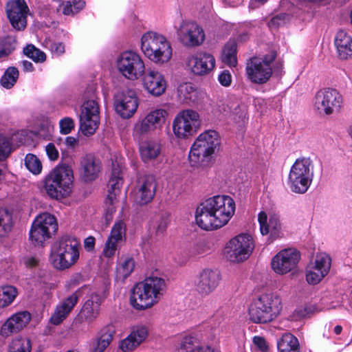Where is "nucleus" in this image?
<instances>
[{
	"label": "nucleus",
	"instance_id": "nucleus-1",
	"mask_svg": "<svg viewBox=\"0 0 352 352\" xmlns=\"http://www.w3.org/2000/svg\"><path fill=\"white\" fill-rule=\"evenodd\" d=\"M235 210V202L231 197L214 196L206 199L197 207L196 222L204 230H217L229 222Z\"/></svg>",
	"mask_w": 352,
	"mask_h": 352
},
{
	"label": "nucleus",
	"instance_id": "nucleus-2",
	"mask_svg": "<svg viewBox=\"0 0 352 352\" xmlns=\"http://www.w3.org/2000/svg\"><path fill=\"white\" fill-rule=\"evenodd\" d=\"M164 279L151 276L137 283L132 290L131 304L137 310H144L157 304L165 291Z\"/></svg>",
	"mask_w": 352,
	"mask_h": 352
},
{
	"label": "nucleus",
	"instance_id": "nucleus-3",
	"mask_svg": "<svg viewBox=\"0 0 352 352\" xmlns=\"http://www.w3.org/2000/svg\"><path fill=\"white\" fill-rule=\"evenodd\" d=\"M220 146V137L216 131L207 130L201 133L191 146L188 155L190 165L193 167L207 166Z\"/></svg>",
	"mask_w": 352,
	"mask_h": 352
},
{
	"label": "nucleus",
	"instance_id": "nucleus-4",
	"mask_svg": "<svg viewBox=\"0 0 352 352\" xmlns=\"http://www.w3.org/2000/svg\"><path fill=\"white\" fill-rule=\"evenodd\" d=\"M141 50L146 57L157 65L168 63L173 56L170 41L156 32L148 31L142 36Z\"/></svg>",
	"mask_w": 352,
	"mask_h": 352
},
{
	"label": "nucleus",
	"instance_id": "nucleus-5",
	"mask_svg": "<svg viewBox=\"0 0 352 352\" xmlns=\"http://www.w3.org/2000/svg\"><path fill=\"white\" fill-rule=\"evenodd\" d=\"M79 248L80 243L76 238L63 236L52 245L50 261L56 270L69 269L79 258Z\"/></svg>",
	"mask_w": 352,
	"mask_h": 352
},
{
	"label": "nucleus",
	"instance_id": "nucleus-6",
	"mask_svg": "<svg viewBox=\"0 0 352 352\" xmlns=\"http://www.w3.org/2000/svg\"><path fill=\"white\" fill-rule=\"evenodd\" d=\"M73 179V170L70 166L58 165L44 178L43 187L47 195L59 199L70 195Z\"/></svg>",
	"mask_w": 352,
	"mask_h": 352
},
{
	"label": "nucleus",
	"instance_id": "nucleus-7",
	"mask_svg": "<svg viewBox=\"0 0 352 352\" xmlns=\"http://www.w3.org/2000/svg\"><path fill=\"white\" fill-rule=\"evenodd\" d=\"M313 178V161L309 157L298 158L291 167L288 185L292 192L303 194L309 189Z\"/></svg>",
	"mask_w": 352,
	"mask_h": 352
},
{
	"label": "nucleus",
	"instance_id": "nucleus-8",
	"mask_svg": "<svg viewBox=\"0 0 352 352\" xmlns=\"http://www.w3.org/2000/svg\"><path fill=\"white\" fill-rule=\"evenodd\" d=\"M276 56V52L272 51L263 57L254 56L248 60L245 67L248 79L258 85L269 81L273 73L272 64Z\"/></svg>",
	"mask_w": 352,
	"mask_h": 352
},
{
	"label": "nucleus",
	"instance_id": "nucleus-9",
	"mask_svg": "<svg viewBox=\"0 0 352 352\" xmlns=\"http://www.w3.org/2000/svg\"><path fill=\"white\" fill-rule=\"evenodd\" d=\"M201 120L199 113L193 109L180 111L173 122V131L176 138L186 140L194 135L199 129Z\"/></svg>",
	"mask_w": 352,
	"mask_h": 352
},
{
	"label": "nucleus",
	"instance_id": "nucleus-10",
	"mask_svg": "<svg viewBox=\"0 0 352 352\" xmlns=\"http://www.w3.org/2000/svg\"><path fill=\"white\" fill-rule=\"evenodd\" d=\"M254 243L251 235L240 234L231 239L224 248V255L231 263L247 260L253 252Z\"/></svg>",
	"mask_w": 352,
	"mask_h": 352
},
{
	"label": "nucleus",
	"instance_id": "nucleus-11",
	"mask_svg": "<svg viewBox=\"0 0 352 352\" xmlns=\"http://www.w3.org/2000/svg\"><path fill=\"white\" fill-rule=\"evenodd\" d=\"M342 102V96L336 89L325 88L316 92L313 105L318 113L329 116L338 112Z\"/></svg>",
	"mask_w": 352,
	"mask_h": 352
},
{
	"label": "nucleus",
	"instance_id": "nucleus-12",
	"mask_svg": "<svg viewBox=\"0 0 352 352\" xmlns=\"http://www.w3.org/2000/svg\"><path fill=\"white\" fill-rule=\"evenodd\" d=\"M117 67L126 78L131 80H137L145 71L142 58L138 53L132 51L124 52L119 56Z\"/></svg>",
	"mask_w": 352,
	"mask_h": 352
},
{
	"label": "nucleus",
	"instance_id": "nucleus-13",
	"mask_svg": "<svg viewBox=\"0 0 352 352\" xmlns=\"http://www.w3.org/2000/svg\"><path fill=\"white\" fill-rule=\"evenodd\" d=\"M167 112L163 109H156L151 111L142 120L136 122L133 127V135L135 139L140 140L163 126L167 117Z\"/></svg>",
	"mask_w": 352,
	"mask_h": 352
},
{
	"label": "nucleus",
	"instance_id": "nucleus-14",
	"mask_svg": "<svg viewBox=\"0 0 352 352\" xmlns=\"http://www.w3.org/2000/svg\"><path fill=\"white\" fill-rule=\"evenodd\" d=\"M100 124L99 105L96 100H89L83 103L80 114V127L85 135H93Z\"/></svg>",
	"mask_w": 352,
	"mask_h": 352
},
{
	"label": "nucleus",
	"instance_id": "nucleus-15",
	"mask_svg": "<svg viewBox=\"0 0 352 352\" xmlns=\"http://www.w3.org/2000/svg\"><path fill=\"white\" fill-rule=\"evenodd\" d=\"M178 41L186 47L200 45L205 39L203 29L196 23L183 20L176 27Z\"/></svg>",
	"mask_w": 352,
	"mask_h": 352
},
{
	"label": "nucleus",
	"instance_id": "nucleus-16",
	"mask_svg": "<svg viewBox=\"0 0 352 352\" xmlns=\"http://www.w3.org/2000/svg\"><path fill=\"white\" fill-rule=\"evenodd\" d=\"M258 221L261 234H268L270 243L283 236V225L278 212L271 211L267 214L265 211H261L258 214Z\"/></svg>",
	"mask_w": 352,
	"mask_h": 352
},
{
	"label": "nucleus",
	"instance_id": "nucleus-17",
	"mask_svg": "<svg viewBox=\"0 0 352 352\" xmlns=\"http://www.w3.org/2000/svg\"><path fill=\"white\" fill-rule=\"evenodd\" d=\"M300 258V252L296 249H284L272 258L271 266L275 273L280 275L286 274L296 267Z\"/></svg>",
	"mask_w": 352,
	"mask_h": 352
},
{
	"label": "nucleus",
	"instance_id": "nucleus-18",
	"mask_svg": "<svg viewBox=\"0 0 352 352\" xmlns=\"http://www.w3.org/2000/svg\"><path fill=\"white\" fill-rule=\"evenodd\" d=\"M331 265V257L325 253L318 254L305 270L307 282L310 285L319 283L329 273Z\"/></svg>",
	"mask_w": 352,
	"mask_h": 352
},
{
	"label": "nucleus",
	"instance_id": "nucleus-19",
	"mask_svg": "<svg viewBox=\"0 0 352 352\" xmlns=\"http://www.w3.org/2000/svg\"><path fill=\"white\" fill-rule=\"evenodd\" d=\"M186 65L193 74L203 76L214 69L216 60L213 55L209 53L198 52L187 58Z\"/></svg>",
	"mask_w": 352,
	"mask_h": 352
},
{
	"label": "nucleus",
	"instance_id": "nucleus-20",
	"mask_svg": "<svg viewBox=\"0 0 352 352\" xmlns=\"http://www.w3.org/2000/svg\"><path fill=\"white\" fill-rule=\"evenodd\" d=\"M29 8L25 1H8L6 13L12 27L16 31H23L27 26Z\"/></svg>",
	"mask_w": 352,
	"mask_h": 352
},
{
	"label": "nucleus",
	"instance_id": "nucleus-21",
	"mask_svg": "<svg viewBox=\"0 0 352 352\" xmlns=\"http://www.w3.org/2000/svg\"><path fill=\"white\" fill-rule=\"evenodd\" d=\"M138 99L135 92L127 89L118 95L115 100V109L122 118L128 119L133 116L138 107Z\"/></svg>",
	"mask_w": 352,
	"mask_h": 352
},
{
	"label": "nucleus",
	"instance_id": "nucleus-22",
	"mask_svg": "<svg viewBox=\"0 0 352 352\" xmlns=\"http://www.w3.org/2000/svg\"><path fill=\"white\" fill-rule=\"evenodd\" d=\"M142 85L148 94L155 97L162 96L166 89V80L160 72L148 69L142 75Z\"/></svg>",
	"mask_w": 352,
	"mask_h": 352
},
{
	"label": "nucleus",
	"instance_id": "nucleus-23",
	"mask_svg": "<svg viewBox=\"0 0 352 352\" xmlns=\"http://www.w3.org/2000/svg\"><path fill=\"white\" fill-rule=\"evenodd\" d=\"M220 280L221 275L217 271L205 269L197 277L196 289L201 296H207L217 289Z\"/></svg>",
	"mask_w": 352,
	"mask_h": 352
},
{
	"label": "nucleus",
	"instance_id": "nucleus-24",
	"mask_svg": "<svg viewBox=\"0 0 352 352\" xmlns=\"http://www.w3.org/2000/svg\"><path fill=\"white\" fill-rule=\"evenodd\" d=\"M31 314L27 311L16 312L10 316L2 325L0 334L8 337L17 333L25 328L31 320Z\"/></svg>",
	"mask_w": 352,
	"mask_h": 352
},
{
	"label": "nucleus",
	"instance_id": "nucleus-25",
	"mask_svg": "<svg viewBox=\"0 0 352 352\" xmlns=\"http://www.w3.org/2000/svg\"><path fill=\"white\" fill-rule=\"evenodd\" d=\"M148 330L145 325L134 326L129 335L120 341L119 347L123 352L134 351L148 336Z\"/></svg>",
	"mask_w": 352,
	"mask_h": 352
},
{
	"label": "nucleus",
	"instance_id": "nucleus-26",
	"mask_svg": "<svg viewBox=\"0 0 352 352\" xmlns=\"http://www.w3.org/2000/svg\"><path fill=\"white\" fill-rule=\"evenodd\" d=\"M156 188L157 183L153 176L148 175L142 178L139 181L135 195V201L140 205L149 203L155 195Z\"/></svg>",
	"mask_w": 352,
	"mask_h": 352
},
{
	"label": "nucleus",
	"instance_id": "nucleus-27",
	"mask_svg": "<svg viewBox=\"0 0 352 352\" xmlns=\"http://www.w3.org/2000/svg\"><path fill=\"white\" fill-rule=\"evenodd\" d=\"M102 299L100 295L92 294L90 298L85 302L77 319L80 322L91 324L94 322L100 311Z\"/></svg>",
	"mask_w": 352,
	"mask_h": 352
},
{
	"label": "nucleus",
	"instance_id": "nucleus-28",
	"mask_svg": "<svg viewBox=\"0 0 352 352\" xmlns=\"http://www.w3.org/2000/svg\"><path fill=\"white\" fill-rule=\"evenodd\" d=\"M101 170V163L99 160L92 155L83 157L80 162V177L85 182L95 180Z\"/></svg>",
	"mask_w": 352,
	"mask_h": 352
},
{
	"label": "nucleus",
	"instance_id": "nucleus-29",
	"mask_svg": "<svg viewBox=\"0 0 352 352\" xmlns=\"http://www.w3.org/2000/svg\"><path fill=\"white\" fill-rule=\"evenodd\" d=\"M205 94L190 82L181 83L177 89L178 100L180 102L186 104L199 103L203 100Z\"/></svg>",
	"mask_w": 352,
	"mask_h": 352
},
{
	"label": "nucleus",
	"instance_id": "nucleus-30",
	"mask_svg": "<svg viewBox=\"0 0 352 352\" xmlns=\"http://www.w3.org/2000/svg\"><path fill=\"white\" fill-rule=\"evenodd\" d=\"M113 324L104 327L90 343L91 352H104L113 341L115 334Z\"/></svg>",
	"mask_w": 352,
	"mask_h": 352
},
{
	"label": "nucleus",
	"instance_id": "nucleus-31",
	"mask_svg": "<svg viewBox=\"0 0 352 352\" xmlns=\"http://www.w3.org/2000/svg\"><path fill=\"white\" fill-rule=\"evenodd\" d=\"M78 295L76 292L72 294L57 305L54 313L51 316L50 322L55 325L61 323L72 311L78 301Z\"/></svg>",
	"mask_w": 352,
	"mask_h": 352
},
{
	"label": "nucleus",
	"instance_id": "nucleus-32",
	"mask_svg": "<svg viewBox=\"0 0 352 352\" xmlns=\"http://www.w3.org/2000/svg\"><path fill=\"white\" fill-rule=\"evenodd\" d=\"M257 300L261 303L260 307H263L267 311L269 316L274 320L280 314L282 309L280 298L273 293L261 294Z\"/></svg>",
	"mask_w": 352,
	"mask_h": 352
},
{
	"label": "nucleus",
	"instance_id": "nucleus-33",
	"mask_svg": "<svg viewBox=\"0 0 352 352\" xmlns=\"http://www.w3.org/2000/svg\"><path fill=\"white\" fill-rule=\"evenodd\" d=\"M334 43L341 59H347L352 55V36L349 32L343 30L338 31Z\"/></svg>",
	"mask_w": 352,
	"mask_h": 352
},
{
	"label": "nucleus",
	"instance_id": "nucleus-34",
	"mask_svg": "<svg viewBox=\"0 0 352 352\" xmlns=\"http://www.w3.org/2000/svg\"><path fill=\"white\" fill-rule=\"evenodd\" d=\"M161 153L160 144L152 140H146L140 144V154L143 162H148L155 160Z\"/></svg>",
	"mask_w": 352,
	"mask_h": 352
},
{
	"label": "nucleus",
	"instance_id": "nucleus-35",
	"mask_svg": "<svg viewBox=\"0 0 352 352\" xmlns=\"http://www.w3.org/2000/svg\"><path fill=\"white\" fill-rule=\"evenodd\" d=\"M179 350L182 352H218L201 344L199 339L193 336L184 337L180 342Z\"/></svg>",
	"mask_w": 352,
	"mask_h": 352
},
{
	"label": "nucleus",
	"instance_id": "nucleus-36",
	"mask_svg": "<svg viewBox=\"0 0 352 352\" xmlns=\"http://www.w3.org/2000/svg\"><path fill=\"white\" fill-rule=\"evenodd\" d=\"M135 267V261L132 257L121 256L118 258L116 269V279L123 282L131 275Z\"/></svg>",
	"mask_w": 352,
	"mask_h": 352
},
{
	"label": "nucleus",
	"instance_id": "nucleus-37",
	"mask_svg": "<svg viewBox=\"0 0 352 352\" xmlns=\"http://www.w3.org/2000/svg\"><path fill=\"white\" fill-rule=\"evenodd\" d=\"M261 303L256 299L249 308V318L254 323L265 324L272 322V319L268 315L267 311L260 307Z\"/></svg>",
	"mask_w": 352,
	"mask_h": 352
},
{
	"label": "nucleus",
	"instance_id": "nucleus-38",
	"mask_svg": "<svg viewBox=\"0 0 352 352\" xmlns=\"http://www.w3.org/2000/svg\"><path fill=\"white\" fill-rule=\"evenodd\" d=\"M279 352H300L298 339L292 333H285L277 342Z\"/></svg>",
	"mask_w": 352,
	"mask_h": 352
},
{
	"label": "nucleus",
	"instance_id": "nucleus-39",
	"mask_svg": "<svg viewBox=\"0 0 352 352\" xmlns=\"http://www.w3.org/2000/svg\"><path fill=\"white\" fill-rule=\"evenodd\" d=\"M19 294L16 287L11 285L0 286V309L11 305Z\"/></svg>",
	"mask_w": 352,
	"mask_h": 352
},
{
	"label": "nucleus",
	"instance_id": "nucleus-40",
	"mask_svg": "<svg viewBox=\"0 0 352 352\" xmlns=\"http://www.w3.org/2000/svg\"><path fill=\"white\" fill-rule=\"evenodd\" d=\"M35 219L30 230V239L35 245H42L44 241L51 238L52 235L47 232L43 226Z\"/></svg>",
	"mask_w": 352,
	"mask_h": 352
},
{
	"label": "nucleus",
	"instance_id": "nucleus-41",
	"mask_svg": "<svg viewBox=\"0 0 352 352\" xmlns=\"http://www.w3.org/2000/svg\"><path fill=\"white\" fill-rule=\"evenodd\" d=\"M32 341L28 337L19 336L8 346V352H31Z\"/></svg>",
	"mask_w": 352,
	"mask_h": 352
},
{
	"label": "nucleus",
	"instance_id": "nucleus-42",
	"mask_svg": "<svg viewBox=\"0 0 352 352\" xmlns=\"http://www.w3.org/2000/svg\"><path fill=\"white\" fill-rule=\"evenodd\" d=\"M17 46L15 36L8 35L0 39V58H6L12 54Z\"/></svg>",
	"mask_w": 352,
	"mask_h": 352
},
{
	"label": "nucleus",
	"instance_id": "nucleus-43",
	"mask_svg": "<svg viewBox=\"0 0 352 352\" xmlns=\"http://www.w3.org/2000/svg\"><path fill=\"white\" fill-rule=\"evenodd\" d=\"M85 1H60L56 8L59 14L64 15H74L84 8Z\"/></svg>",
	"mask_w": 352,
	"mask_h": 352
},
{
	"label": "nucleus",
	"instance_id": "nucleus-44",
	"mask_svg": "<svg viewBox=\"0 0 352 352\" xmlns=\"http://www.w3.org/2000/svg\"><path fill=\"white\" fill-rule=\"evenodd\" d=\"M13 226L12 214L8 210L0 209V239L8 235Z\"/></svg>",
	"mask_w": 352,
	"mask_h": 352
},
{
	"label": "nucleus",
	"instance_id": "nucleus-45",
	"mask_svg": "<svg viewBox=\"0 0 352 352\" xmlns=\"http://www.w3.org/2000/svg\"><path fill=\"white\" fill-rule=\"evenodd\" d=\"M221 58L222 61L230 67H235L236 65V44L235 42L230 41L225 45Z\"/></svg>",
	"mask_w": 352,
	"mask_h": 352
},
{
	"label": "nucleus",
	"instance_id": "nucleus-46",
	"mask_svg": "<svg viewBox=\"0 0 352 352\" xmlns=\"http://www.w3.org/2000/svg\"><path fill=\"white\" fill-rule=\"evenodd\" d=\"M35 220L51 235L54 234L58 229V224L55 217L49 213L41 214L36 217Z\"/></svg>",
	"mask_w": 352,
	"mask_h": 352
},
{
	"label": "nucleus",
	"instance_id": "nucleus-47",
	"mask_svg": "<svg viewBox=\"0 0 352 352\" xmlns=\"http://www.w3.org/2000/svg\"><path fill=\"white\" fill-rule=\"evenodd\" d=\"M19 76V72L16 67H9L1 76L0 84L3 87L10 89L13 87L16 82Z\"/></svg>",
	"mask_w": 352,
	"mask_h": 352
},
{
	"label": "nucleus",
	"instance_id": "nucleus-48",
	"mask_svg": "<svg viewBox=\"0 0 352 352\" xmlns=\"http://www.w3.org/2000/svg\"><path fill=\"white\" fill-rule=\"evenodd\" d=\"M122 185V177L121 168L116 167L113 165L111 175L109 182V190L120 192V188Z\"/></svg>",
	"mask_w": 352,
	"mask_h": 352
},
{
	"label": "nucleus",
	"instance_id": "nucleus-49",
	"mask_svg": "<svg viewBox=\"0 0 352 352\" xmlns=\"http://www.w3.org/2000/svg\"><path fill=\"white\" fill-rule=\"evenodd\" d=\"M23 53L36 63H43L46 60L45 54L32 44L27 45L23 49Z\"/></svg>",
	"mask_w": 352,
	"mask_h": 352
},
{
	"label": "nucleus",
	"instance_id": "nucleus-50",
	"mask_svg": "<svg viewBox=\"0 0 352 352\" xmlns=\"http://www.w3.org/2000/svg\"><path fill=\"white\" fill-rule=\"evenodd\" d=\"M25 167L33 174L38 175L42 170V164L40 160L31 153L28 154L25 158Z\"/></svg>",
	"mask_w": 352,
	"mask_h": 352
},
{
	"label": "nucleus",
	"instance_id": "nucleus-51",
	"mask_svg": "<svg viewBox=\"0 0 352 352\" xmlns=\"http://www.w3.org/2000/svg\"><path fill=\"white\" fill-rule=\"evenodd\" d=\"M123 242L115 239L107 238L102 254L106 258H112Z\"/></svg>",
	"mask_w": 352,
	"mask_h": 352
},
{
	"label": "nucleus",
	"instance_id": "nucleus-52",
	"mask_svg": "<svg viewBox=\"0 0 352 352\" xmlns=\"http://www.w3.org/2000/svg\"><path fill=\"white\" fill-rule=\"evenodd\" d=\"M126 235V226L122 221L115 223L108 237L124 242Z\"/></svg>",
	"mask_w": 352,
	"mask_h": 352
},
{
	"label": "nucleus",
	"instance_id": "nucleus-53",
	"mask_svg": "<svg viewBox=\"0 0 352 352\" xmlns=\"http://www.w3.org/2000/svg\"><path fill=\"white\" fill-rule=\"evenodd\" d=\"M120 192L108 190V195L105 200V204L107 207V212L112 214L116 211V204H117V197Z\"/></svg>",
	"mask_w": 352,
	"mask_h": 352
},
{
	"label": "nucleus",
	"instance_id": "nucleus-54",
	"mask_svg": "<svg viewBox=\"0 0 352 352\" xmlns=\"http://www.w3.org/2000/svg\"><path fill=\"white\" fill-rule=\"evenodd\" d=\"M11 151V144L9 140L3 136L0 135V160L6 159Z\"/></svg>",
	"mask_w": 352,
	"mask_h": 352
},
{
	"label": "nucleus",
	"instance_id": "nucleus-55",
	"mask_svg": "<svg viewBox=\"0 0 352 352\" xmlns=\"http://www.w3.org/2000/svg\"><path fill=\"white\" fill-rule=\"evenodd\" d=\"M74 128V120L70 118H65L60 121V131L67 135Z\"/></svg>",
	"mask_w": 352,
	"mask_h": 352
},
{
	"label": "nucleus",
	"instance_id": "nucleus-56",
	"mask_svg": "<svg viewBox=\"0 0 352 352\" xmlns=\"http://www.w3.org/2000/svg\"><path fill=\"white\" fill-rule=\"evenodd\" d=\"M168 223V215L164 214L158 217L156 221L155 230L157 233H163Z\"/></svg>",
	"mask_w": 352,
	"mask_h": 352
},
{
	"label": "nucleus",
	"instance_id": "nucleus-57",
	"mask_svg": "<svg viewBox=\"0 0 352 352\" xmlns=\"http://www.w3.org/2000/svg\"><path fill=\"white\" fill-rule=\"evenodd\" d=\"M315 309L316 308L314 306L311 305H306L296 309L295 312L299 318H305L314 313Z\"/></svg>",
	"mask_w": 352,
	"mask_h": 352
},
{
	"label": "nucleus",
	"instance_id": "nucleus-58",
	"mask_svg": "<svg viewBox=\"0 0 352 352\" xmlns=\"http://www.w3.org/2000/svg\"><path fill=\"white\" fill-rule=\"evenodd\" d=\"M218 80L223 87H229L232 83V75L228 70H223L218 75Z\"/></svg>",
	"mask_w": 352,
	"mask_h": 352
},
{
	"label": "nucleus",
	"instance_id": "nucleus-59",
	"mask_svg": "<svg viewBox=\"0 0 352 352\" xmlns=\"http://www.w3.org/2000/svg\"><path fill=\"white\" fill-rule=\"evenodd\" d=\"M45 151L51 161H56L59 157V153L54 143H49L45 146Z\"/></svg>",
	"mask_w": 352,
	"mask_h": 352
},
{
	"label": "nucleus",
	"instance_id": "nucleus-60",
	"mask_svg": "<svg viewBox=\"0 0 352 352\" xmlns=\"http://www.w3.org/2000/svg\"><path fill=\"white\" fill-rule=\"evenodd\" d=\"M286 14H280L273 17L268 23V25L270 28H277L284 23V21L286 17Z\"/></svg>",
	"mask_w": 352,
	"mask_h": 352
},
{
	"label": "nucleus",
	"instance_id": "nucleus-61",
	"mask_svg": "<svg viewBox=\"0 0 352 352\" xmlns=\"http://www.w3.org/2000/svg\"><path fill=\"white\" fill-rule=\"evenodd\" d=\"M253 343L261 351L265 352L268 349V346L264 338L261 336H254L253 338Z\"/></svg>",
	"mask_w": 352,
	"mask_h": 352
},
{
	"label": "nucleus",
	"instance_id": "nucleus-62",
	"mask_svg": "<svg viewBox=\"0 0 352 352\" xmlns=\"http://www.w3.org/2000/svg\"><path fill=\"white\" fill-rule=\"evenodd\" d=\"M53 54L60 56L65 53V45L62 43H54L51 46Z\"/></svg>",
	"mask_w": 352,
	"mask_h": 352
},
{
	"label": "nucleus",
	"instance_id": "nucleus-63",
	"mask_svg": "<svg viewBox=\"0 0 352 352\" xmlns=\"http://www.w3.org/2000/svg\"><path fill=\"white\" fill-rule=\"evenodd\" d=\"M23 262L27 267H34L38 264L39 260L34 256H27L23 258Z\"/></svg>",
	"mask_w": 352,
	"mask_h": 352
},
{
	"label": "nucleus",
	"instance_id": "nucleus-64",
	"mask_svg": "<svg viewBox=\"0 0 352 352\" xmlns=\"http://www.w3.org/2000/svg\"><path fill=\"white\" fill-rule=\"evenodd\" d=\"M84 247L87 251H91L95 247V238L93 236L87 237L84 241Z\"/></svg>",
	"mask_w": 352,
	"mask_h": 352
}]
</instances>
